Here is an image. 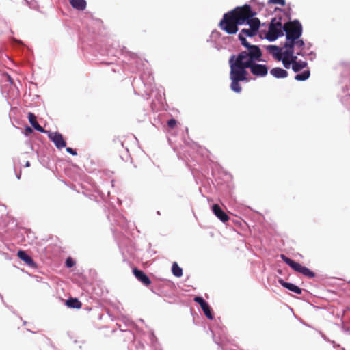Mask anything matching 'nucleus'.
Returning a JSON list of instances; mask_svg holds the SVG:
<instances>
[{
	"label": "nucleus",
	"mask_w": 350,
	"mask_h": 350,
	"mask_svg": "<svg viewBox=\"0 0 350 350\" xmlns=\"http://www.w3.org/2000/svg\"><path fill=\"white\" fill-rule=\"evenodd\" d=\"M239 39L241 41V43L243 46H244L247 50L243 51L240 52L237 55H233L229 59V65L231 66L232 64H237L238 62L240 56H245L246 59L248 58L249 55H250L251 52L253 51L254 48L260 49L259 46L256 45L250 44L246 40L244 36H242V33L239 34Z\"/></svg>",
	"instance_id": "39448f33"
},
{
	"label": "nucleus",
	"mask_w": 350,
	"mask_h": 350,
	"mask_svg": "<svg viewBox=\"0 0 350 350\" xmlns=\"http://www.w3.org/2000/svg\"><path fill=\"white\" fill-rule=\"evenodd\" d=\"M202 309L204 313V314L206 315V317L209 319H213V316L212 314V312H211V309L208 305V303H206L205 305H204L202 307Z\"/></svg>",
	"instance_id": "b1692460"
},
{
	"label": "nucleus",
	"mask_w": 350,
	"mask_h": 350,
	"mask_svg": "<svg viewBox=\"0 0 350 350\" xmlns=\"http://www.w3.org/2000/svg\"><path fill=\"white\" fill-rule=\"evenodd\" d=\"M270 73L275 78H285L288 76V72L286 70L279 68H273L271 70Z\"/></svg>",
	"instance_id": "4468645a"
},
{
	"label": "nucleus",
	"mask_w": 350,
	"mask_h": 350,
	"mask_svg": "<svg viewBox=\"0 0 350 350\" xmlns=\"http://www.w3.org/2000/svg\"><path fill=\"white\" fill-rule=\"evenodd\" d=\"M285 50L281 52L282 58H291L292 55L294 53V48L293 47H285Z\"/></svg>",
	"instance_id": "4be33fe9"
},
{
	"label": "nucleus",
	"mask_w": 350,
	"mask_h": 350,
	"mask_svg": "<svg viewBox=\"0 0 350 350\" xmlns=\"http://www.w3.org/2000/svg\"><path fill=\"white\" fill-rule=\"evenodd\" d=\"M28 120L31 126L38 131L41 133H47V131L44 130L37 122L36 116L31 112L28 113Z\"/></svg>",
	"instance_id": "9b49d317"
},
{
	"label": "nucleus",
	"mask_w": 350,
	"mask_h": 350,
	"mask_svg": "<svg viewBox=\"0 0 350 350\" xmlns=\"http://www.w3.org/2000/svg\"><path fill=\"white\" fill-rule=\"evenodd\" d=\"M285 50L281 52L282 58H291L292 55L294 53V48L293 47H285Z\"/></svg>",
	"instance_id": "412c9836"
},
{
	"label": "nucleus",
	"mask_w": 350,
	"mask_h": 350,
	"mask_svg": "<svg viewBox=\"0 0 350 350\" xmlns=\"http://www.w3.org/2000/svg\"><path fill=\"white\" fill-rule=\"evenodd\" d=\"M17 256L21 260L24 261L29 267H35L36 265L32 258L29 256L25 251L19 250L17 253Z\"/></svg>",
	"instance_id": "f8f14e48"
},
{
	"label": "nucleus",
	"mask_w": 350,
	"mask_h": 350,
	"mask_svg": "<svg viewBox=\"0 0 350 350\" xmlns=\"http://www.w3.org/2000/svg\"><path fill=\"white\" fill-rule=\"evenodd\" d=\"M275 58L278 60H282L283 65L286 68H289L291 65H292V61L291 60V59H288L286 57L282 58L281 54H275Z\"/></svg>",
	"instance_id": "5701e85b"
},
{
	"label": "nucleus",
	"mask_w": 350,
	"mask_h": 350,
	"mask_svg": "<svg viewBox=\"0 0 350 350\" xmlns=\"http://www.w3.org/2000/svg\"><path fill=\"white\" fill-rule=\"evenodd\" d=\"M46 133H48L49 138L55 144L57 148L61 149L66 147V143L61 133L58 132L52 133L49 131H47Z\"/></svg>",
	"instance_id": "6e6552de"
},
{
	"label": "nucleus",
	"mask_w": 350,
	"mask_h": 350,
	"mask_svg": "<svg viewBox=\"0 0 350 350\" xmlns=\"http://www.w3.org/2000/svg\"><path fill=\"white\" fill-rule=\"evenodd\" d=\"M307 62L303 61H298L297 62H295L292 65V69L295 72H298L302 69L307 67Z\"/></svg>",
	"instance_id": "f3484780"
},
{
	"label": "nucleus",
	"mask_w": 350,
	"mask_h": 350,
	"mask_svg": "<svg viewBox=\"0 0 350 350\" xmlns=\"http://www.w3.org/2000/svg\"><path fill=\"white\" fill-rule=\"evenodd\" d=\"M66 304L69 308H77V309H79L82 306V304L78 299L72 298V297L69 298L66 301Z\"/></svg>",
	"instance_id": "dca6fc26"
},
{
	"label": "nucleus",
	"mask_w": 350,
	"mask_h": 350,
	"mask_svg": "<svg viewBox=\"0 0 350 350\" xmlns=\"http://www.w3.org/2000/svg\"><path fill=\"white\" fill-rule=\"evenodd\" d=\"M176 124L177 122L174 119H170L167 121V126L171 129H174L176 126Z\"/></svg>",
	"instance_id": "c85d7f7f"
},
{
	"label": "nucleus",
	"mask_w": 350,
	"mask_h": 350,
	"mask_svg": "<svg viewBox=\"0 0 350 350\" xmlns=\"http://www.w3.org/2000/svg\"><path fill=\"white\" fill-rule=\"evenodd\" d=\"M70 5L78 10H84L86 8L85 0H69Z\"/></svg>",
	"instance_id": "2eb2a0df"
},
{
	"label": "nucleus",
	"mask_w": 350,
	"mask_h": 350,
	"mask_svg": "<svg viewBox=\"0 0 350 350\" xmlns=\"http://www.w3.org/2000/svg\"><path fill=\"white\" fill-rule=\"evenodd\" d=\"M280 258L282 260L286 263L289 267H291L294 271L303 274L304 275L312 278L315 276V274L313 271L310 270L306 267L302 266L301 264L295 262L292 259L286 256L284 254H281Z\"/></svg>",
	"instance_id": "423d86ee"
},
{
	"label": "nucleus",
	"mask_w": 350,
	"mask_h": 350,
	"mask_svg": "<svg viewBox=\"0 0 350 350\" xmlns=\"http://www.w3.org/2000/svg\"><path fill=\"white\" fill-rule=\"evenodd\" d=\"M172 271L174 275L180 278L183 275V269L178 265L176 262H174L172 267Z\"/></svg>",
	"instance_id": "6ab92c4d"
},
{
	"label": "nucleus",
	"mask_w": 350,
	"mask_h": 350,
	"mask_svg": "<svg viewBox=\"0 0 350 350\" xmlns=\"http://www.w3.org/2000/svg\"><path fill=\"white\" fill-rule=\"evenodd\" d=\"M291 60L292 61V65L295 63V62H297L298 61H297V55H295L294 53L292 55V56L291 57Z\"/></svg>",
	"instance_id": "473e14b6"
},
{
	"label": "nucleus",
	"mask_w": 350,
	"mask_h": 350,
	"mask_svg": "<svg viewBox=\"0 0 350 350\" xmlns=\"http://www.w3.org/2000/svg\"><path fill=\"white\" fill-rule=\"evenodd\" d=\"M30 166V162L29 161H27L26 163H25V167H28Z\"/></svg>",
	"instance_id": "f704fd0d"
},
{
	"label": "nucleus",
	"mask_w": 350,
	"mask_h": 350,
	"mask_svg": "<svg viewBox=\"0 0 350 350\" xmlns=\"http://www.w3.org/2000/svg\"><path fill=\"white\" fill-rule=\"evenodd\" d=\"M245 23L249 25L250 28L241 29L239 33H242V36H244L245 37L255 36L257 34L260 25V20L258 18L253 16L246 20Z\"/></svg>",
	"instance_id": "0eeeda50"
},
{
	"label": "nucleus",
	"mask_w": 350,
	"mask_h": 350,
	"mask_svg": "<svg viewBox=\"0 0 350 350\" xmlns=\"http://www.w3.org/2000/svg\"><path fill=\"white\" fill-rule=\"evenodd\" d=\"M25 131L27 133H31L32 132V129L29 127V126H27L26 129H25Z\"/></svg>",
	"instance_id": "72a5a7b5"
},
{
	"label": "nucleus",
	"mask_w": 350,
	"mask_h": 350,
	"mask_svg": "<svg viewBox=\"0 0 350 350\" xmlns=\"http://www.w3.org/2000/svg\"><path fill=\"white\" fill-rule=\"evenodd\" d=\"M279 283L284 288L288 289L291 291L294 292L296 294L300 295L302 292L301 289L297 286L284 282L282 279L278 280Z\"/></svg>",
	"instance_id": "ddd939ff"
},
{
	"label": "nucleus",
	"mask_w": 350,
	"mask_h": 350,
	"mask_svg": "<svg viewBox=\"0 0 350 350\" xmlns=\"http://www.w3.org/2000/svg\"><path fill=\"white\" fill-rule=\"evenodd\" d=\"M133 273L135 278L145 286H148L151 284L150 278L142 271L137 268L135 267L133 269Z\"/></svg>",
	"instance_id": "1a4fd4ad"
},
{
	"label": "nucleus",
	"mask_w": 350,
	"mask_h": 350,
	"mask_svg": "<svg viewBox=\"0 0 350 350\" xmlns=\"http://www.w3.org/2000/svg\"><path fill=\"white\" fill-rule=\"evenodd\" d=\"M283 30L286 32V39L297 40L301 35L302 26L298 21L295 20L286 23L283 26Z\"/></svg>",
	"instance_id": "7ed1b4c3"
},
{
	"label": "nucleus",
	"mask_w": 350,
	"mask_h": 350,
	"mask_svg": "<svg viewBox=\"0 0 350 350\" xmlns=\"http://www.w3.org/2000/svg\"><path fill=\"white\" fill-rule=\"evenodd\" d=\"M194 301L199 304L200 307L202 308L204 305H205L207 302L201 297H195Z\"/></svg>",
	"instance_id": "a878e982"
},
{
	"label": "nucleus",
	"mask_w": 350,
	"mask_h": 350,
	"mask_svg": "<svg viewBox=\"0 0 350 350\" xmlns=\"http://www.w3.org/2000/svg\"><path fill=\"white\" fill-rule=\"evenodd\" d=\"M66 151L71 154L72 155H77V151L74 149H72V148H70V147H68L66 148Z\"/></svg>",
	"instance_id": "2f4dec72"
},
{
	"label": "nucleus",
	"mask_w": 350,
	"mask_h": 350,
	"mask_svg": "<svg viewBox=\"0 0 350 350\" xmlns=\"http://www.w3.org/2000/svg\"><path fill=\"white\" fill-rule=\"evenodd\" d=\"M283 31L284 30L281 22V18H273L269 24V30L266 34V38L268 40L273 42L278 37L282 36L284 35Z\"/></svg>",
	"instance_id": "20e7f679"
},
{
	"label": "nucleus",
	"mask_w": 350,
	"mask_h": 350,
	"mask_svg": "<svg viewBox=\"0 0 350 350\" xmlns=\"http://www.w3.org/2000/svg\"><path fill=\"white\" fill-rule=\"evenodd\" d=\"M256 14L249 5L237 7L224 14L219 27L228 34H235L239 30L238 25L245 23L246 20Z\"/></svg>",
	"instance_id": "f03ea898"
},
{
	"label": "nucleus",
	"mask_w": 350,
	"mask_h": 350,
	"mask_svg": "<svg viewBox=\"0 0 350 350\" xmlns=\"http://www.w3.org/2000/svg\"><path fill=\"white\" fill-rule=\"evenodd\" d=\"M262 54L260 49L254 48L253 51L249 55L248 58L245 56H240L237 64H232L230 71V79L231 80L230 88L236 93H240L242 88L240 81H247V72L246 68H250L251 73L256 77H265L267 75L268 68L265 64L256 63L260 61Z\"/></svg>",
	"instance_id": "f257e3e1"
},
{
	"label": "nucleus",
	"mask_w": 350,
	"mask_h": 350,
	"mask_svg": "<svg viewBox=\"0 0 350 350\" xmlns=\"http://www.w3.org/2000/svg\"><path fill=\"white\" fill-rule=\"evenodd\" d=\"M75 265V262L71 258H68L66 260V265L67 267H72Z\"/></svg>",
	"instance_id": "7c9ffc66"
},
{
	"label": "nucleus",
	"mask_w": 350,
	"mask_h": 350,
	"mask_svg": "<svg viewBox=\"0 0 350 350\" xmlns=\"http://www.w3.org/2000/svg\"><path fill=\"white\" fill-rule=\"evenodd\" d=\"M212 210L213 213L223 222L228 221L229 220V217L227 215V214L222 211L221 207L217 204H215L212 206Z\"/></svg>",
	"instance_id": "9d476101"
},
{
	"label": "nucleus",
	"mask_w": 350,
	"mask_h": 350,
	"mask_svg": "<svg viewBox=\"0 0 350 350\" xmlns=\"http://www.w3.org/2000/svg\"><path fill=\"white\" fill-rule=\"evenodd\" d=\"M304 44H305L304 42L302 40H299V39L296 40L295 46H297L301 51L303 49Z\"/></svg>",
	"instance_id": "cd10ccee"
},
{
	"label": "nucleus",
	"mask_w": 350,
	"mask_h": 350,
	"mask_svg": "<svg viewBox=\"0 0 350 350\" xmlns=\"http://www.w3.org/2000/svg\"><path fill=\"white\" fill-rule=\"evenodd\" d=\"M310 72L309 69L304 70L301 74H297L295 76V79L297 81H306L310 77Z\"/></svg>",
	"instance_id": "a211bd4d"
},
{
	"label": "nucleus",
	"mask_w": 350,
	"mask_h": 350,
	"mask_svg": "<svg viewBox=\"0 0 350 350\" xmlns=\"http://www.w3.org/2000/svg\"><path fill=\"white\" fill-rule=\"evenodd\" d=\"M285 50L281 52L282 58H291L292 55L294 53V48L293 47H285Z\"/></svg>",
	"instance_id": "aec40b11"
},
{
	"label": "nucleus",
	"mask_w": 350,
	"mask_h": 350,
	"mask_svg": "<svg viewBox=\"0 0 350 350\" xmlns=\"http://www.w3.org/2000/svg\"><path fill=\"white\" fill-rule=\"evenodd\" d=\"M296 40L286 39V42L284 44V47H293L295 46Z\"/></svg>",
	"instance_id": "bb28decb"
},
{
	"label": "nucleus",
	"mask_w": 350,
	"mask_h": 350,
	"mask_svg": "<svg viewBox=\"0 0 350 350\" xmlns=\"http://www.w3.org/2000/svg\"><path fill=\"white\" fill-rule=\"evenodd\" d=\"M267 49L273 54L275 57V54H281L282 49L275 45H270L267 47Z\"/></svg>",
	"instance_id": "393cba45"
},
{
	"label": "nucleus",
	"mask_w": 350,
	"mask_h": 350,
	"mask_svg": "<svg viewBox=\"0 0 350 350\" xmlns=\"http://www.w3.org/2000/svg\"><path fill=\"white\" fill-rule=\"evenodd\" d=\"M269 2L274 4H279L282 6L285 5V0H269Z\"/></svg>",
	"instance_id": "c756f323"
}]
</instances>
